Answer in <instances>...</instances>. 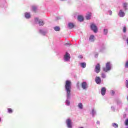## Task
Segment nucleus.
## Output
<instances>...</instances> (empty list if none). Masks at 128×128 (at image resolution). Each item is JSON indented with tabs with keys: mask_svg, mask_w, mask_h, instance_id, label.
<instances>
[{
	"mask_svg": "<svg viewBox=\"0 0 128 128\" xmlns=\"http://www.w3.org/2000/svg\"><path fill=\"white\" fill-rule=\"evenodd\" d=\"M65 88L66 91L67 98H70V89L72 88V82L70 80H66Z\"/></svg>",
	"mask_w": 128,
	"mask_h": 128,
	"instance_id": "obj_1",
	"label": "nucleus"
},
{
	"mask_svg": "<svg viewBox=\"0 0 128 128\" xmlns=\"http://www.w3.org/2000/svg\"><path fill=\"white\" fill-rule=\"evenodd\" d=\"M103 70L106 72H108V70H110V62H107L106 64V66L103 68Z\"/></svg>",
	"mask_w": 128,
	"mask_h": 128,
	"instance_id": "obj_2",
	"label": "nucleus"
},
{
	"mask_svg": "<svg viewBox=\"0 0 128 128\" xmlns=\"http://www.w3.org/2000/svg\"><path fill=\"white\" fill-rule=\"evenodd\" d=\"M94 70L96 74H98L100 72V64H98L96 66Z\"/></svg>",
	"mask_w": 128,
	"mask_h": 128,
	"instance_id": "obj_3",
	"label": "nucleus"
},
{
	"mask_svg": "<svg viewBox=\"0 0 128 128\" xmlns=\"http://www.w3.org/2000/svg\"><path fill=\"white\" fill-rule=\"evenodd\" d=\"M90 28L94 32H98V27H96V24H92L90 26Z\"/></svg>",
	"mask_w": 128,
	"mask_h": 128,
	"instance_id": "obj_4",
	"label": "nucleus"
},
{
	"mask_svg": "<svg viewBox=\"0 0 128 128\" xmlns=\"http://www.w3.org/2000/svg\"><path fill=\"white\" fill-rule=\"evenodd\" d=\"M95 82L97 84H100L102 83V79L99 76H96Z\"/></svg>",
	"mask_w": 128,
	"mask_h": 128,
	"instance_id": "obj_5",
	"label": "nucleus"
},
{
	"mask_svg": "<svg viewBox=\"0 0 128 128\" xmlns=\"http://www.w3.org/2000/svg\"><path fill=\"white\" fill-rule=\"evenodd\" d=\"M64 58L65 60H69L70 58V54L68 53V52H66V54H65L64 56Z\"/></svg>",
	"mask_w": 128,
	"mask_h": 128,
	"instance_id": "obj_6",
	"label": "nucleus"
},
{
	"mask_svg": "<svg viewBox=\"0 0 128 128\" xmlns=\"http://www.w3.org/2000/svg\"><path fill=\"white\" fill-rule=\"evenodd\" d=\"M67 126L70 128H72V120L70 119H68L66 121Z\"/></svg>",
	"mask_w": 128,
	"mask_h": 128,
	"instance_id": "obj_7",
	"label": "nucleus"
},
{
	"mask_svg": "<svg viewBox=\"0 0 128 128\" xmlns=\"http://www.w3.org/2000/svg\"><path fill=\"white\" fill-rule=\"evenodd\" d=\"M106 88L105 87H103L101 89V94L102 96H104L106 94Z\"/></svg>",
	"mask_w": 128,
	"mask_h": 128,
	"instance_id": "obj_8",
	"label": "nucleus"
},
{
	"mask_svg": "<svg viewBox=\"0 0 128 128\" xmlns=\"http://www.w3.org/2000/svg\"><path fill=\"white\" fill-rule=\"evenodd\" d=\"M125 14L124 12H122V10H120L118 16H120V18H124Z\"/></svg>",
	"mask_w": 128,
	"mask_h": 128,
	"instance_id": "obj_9",
	"label": "nucleus"
},
{
	"mask_svg": "<svg viewBox=\"0 0 128 128\" xmlns=\"http://www.w3.org/2000/svg\"><path fill=\"white\" fill-rule=\"evenodd\" d=\"M82 88L83 90H86V88H88V84H86V82H82Z\"/></svg>",
	"mask_w": 128,
	"mask_h": 128,
	"instance_id": "obj_10",
	"label": "nucleus"
},
{
	"mask_svg": "<svg viewBox=\"0 0 128 128\" xmlns=\"http://www.w3.org/2000/svg\"><path fill=\"white\" fill-rule=\"evenodd\" d=\"M78 20L79 22H84V16H82V15L78 16Z\"/></svg>",
	"mask_w": 128,
	"mask_h": 128,
	"instance_id": "obj_11",
	"label": "nucleus"
},
{
	"mask_svg": "<svg viewBox=\"0 0 128 128\" xmlns=\"http://www.w3.org/2000/svg\"><path fill=\"white\" fill-rule=\"evenodd\" d=\"M89 40L90 42H94V36L92 34L90 36Z\"/></svg>",
	"mask_w": 128,
	"mask_h": 128,
	"instance_id": "obj_12",
	"label": "nucleus"
},
{
	"mask_svg": "<svg viewBox=\"0 0 128 128\" xmlns=\"http://www.w3.org/2000/svg\"><path fill=\"white\" fill-rule=\"evenodd\" d=\"M38 24L40 26H42L44 24V20H38Z\"/></svg>",
	"mask_w": 128,
	"mask_h": 128,
	"instance_id": "obj_13",
	"label": "nucleus"
},
{
	"mask_svg": "<svg viewBox=\"0 0 128 128\" xmlns=\"http://www.w3.org/2000/svg\"><path fill=\"white\" fill-rule=\"evenodd\" d=\"M68 26L70 28H73L74 27V25L72 23H69L68 24Z\"/></svg>",
	"mask_w": 128,
	"mask_h": 128,
	"instance_id": "obj_14",
	"label": "nucleus"
},
{
	"mask_svg": "<svg viewBox=\"0 0 128 128\" xmlns=\"http://www.w3.org/2000/svg\"><path fill=\"white\" fill-rule=\"evenodd\" d=\"M54 30L56 32H60V28L58 26H56L54 27Z\"/></svg>",
	"mask_w": 128,
	"mask_h": 128,
	"instance_id": "obj_15",
	"label": "nucleus"
},
{
	"mask_svg": "<svg viewBox=\"0 0 128 128\" xmlns=\"http://www.w3.org/2000/svg\"><path fill=\"white\" fill-rule=\"evenodd\" d=\"M90 16H92V13H89L86 16V19L90 20Z\"/></svg>",
	"mask_w": 128,
	"mask_h": 128,
	"instance_id": "obj_16",
	"label": "nucleus"
},
{
	"mask_svg": "<svg viewBox=\"0 0 128 128\" xmlns=\"http://www.w3.org/2000/svg\"><path fill=\"white\" fill-rule=\"evenodd\" d=\"M32 10L33 12H36V10H38V8L36 6H32Z\"/></svg>",
	"mask_w": 128,
	"mask_h": 128,
	"instance_id": "obj_17",
	"label": "nucleus"
},
{
	"mask_svg": "<svg viewBox=\"0 0 128 128\" xmlns=\"http://www.w3.org/2000/svg\"><path fill=\"white\" fill-rule=\"evenodd\" d=\"M80 66L82 68H86V64L85 62H82V63H80Z\"/></svg>",
	"mask_w": 128,
	"mask_h": 128,
	"instance_id": "obj_18",
	"label": "nucleus"
},
{
	"mask_svg": "<svg viewBox=\"0 0 128 128\" xmlns=\"http://www.w3.org/2000/svg\"><path fill=\"white\" fill-rule=\"evenodd\" d=\"M25 18H30V13H26Z\"/></svg>",
	"mask_w": 128,
	"mask_h": 128,
	"instance_id": "obj_19",
	"label": "nucleus"
},
{
	"mask_svg": "<svg viewBox=\"0 0 128 128\" xmlns=\"http://www.w3.org/2000/svg\"><path fill=\"white\" fill-rule=\"evenodd\" d=\"M112 126H114V128H118V125L116 123H113L112 124Z\"/></svg>",
	"mask_w": 128,
	"mask_h": 128,
	"instance_id": "obj_20",
	"label": "nucleus"
},
{
	"mask_svg": "<svg viewBox=\"0 0 128 128\" xmlns=\"http://www.w3.org/2000/svg\"><path fill=\"white\" fill-rule=\"evenodd\" d=\"M78 107L79 108H80L81 110L82 109V104L79 103L78 104Z\"/></svg>",
	"mask_w": 128,
	"mask_h": 128,
	"instance_id": "obj_21",
	"label": "nucleus"
},
{
	"mask_svg": "<svg viewBox=\"0 0 128 128\" xmlns=\"http://www.w3.org/2000/svg\"><path fill=\"white\" fill-rule=\"evenodd\" d=\"M123 6L125 8V10H126V6H128V3H124L123 4Z\"/></svg>",
	"mask_w": 128,
	"mask_h": 128,
	"instance_id": "obj_22",
	"label": "nucleus"
},
{
	"mask_svg": "<svg viewBox=\"0 0 128 128\" xmlns=\"http://www.w3.org/2000/svg\"><path fill=\"white\" fill-rule=\"evenodd\" d=\"M8 112H9V114H12V110L10 108H8Z\"/></svg>",
	"mask_w": 128,
	"mask_h": 128,
	"instance_id": "obj_23",
	"label": "nucleus"
},
{
	"mask_svg": "<svg viewBox=\"0 0 128 128\" xmlns=\"http://www.w3.org/2000/svg\"><path fill=\"white\" fill-rule=\"evenodd\" d=\"M70 100H67L66 101V106H70Z\"/></svg>",
	"mask_w": 128,
	"mask_h": 128,
	"instance_id": "obj_24",
	"label": "nucleus"
},
{
	"mask_svg": "<svg viewBox=\"0 0 128 128\" xmlns=\"http://www.w3.org/2000/svg\"><path fill=\"white\" fill-rule=\"evenodd\" d=\"M104 34H108V30L107 29H104Z\"/></svg>",
	"mask_w": 128,
	"mask_h": 128,
	"instance_id": "obj_25",
	"label": "nucleus"
},
{
	"mask_svg": "<svg viewBox=\"0 0 128 128\" xmlns=\"http://www.w3.org/2000/svg\"><path fill=\"white\" fill-rule=\"evenodd\" d=\"M123 32H126V27L124 26V27L123 28Z\"/></svg>",
	"mask_w": 128,
	"mask_h": 128,
	"instance_id": "obj_26",
	"label": "nucleus"
},
{
	"mask_svg": "<svg viewBox=\"0 0 128 128\" xmlns=\"http://www.w3.org/2000/svg\"><path fill=\"white\" fill-rule=\"evenodd\" d=\"M102 78H106V74H102Z\"/></svg>",
	"mask_w": 128,
	"mask_h": 128,
	"instance_id": "obj_27",
	"label": "nucleus"
},
{
	"mask_svg": "<svg viewBox=\"0 0 128 128\" xmlns=\"http://www.w3.org/2000/svg\"><path fill=\"white\" fill-rule=\"evenodd\" d=\"M126 86L128 88V80H126Z\"/></svg>",
	"mask_w": 128,
	"mask_h": 128,
	"instance_id": "obj_28",
	"label": "nucleus"
},
{
	"mask_svg": "<svg viewBox=\"0 0 128 128\" xmlns=\"http://www.w3.org/2000/svg\"><path fill=\"white\" fill-rule=\"evenodd\" d=\"M125 124L126 126L128 125V118L126 120V121H125Z\"/></svg>",
	"mask_w": 128,
	"mask_h": 128,
	"instance_id": "obj_29",
	"label": "nucleus"
},
{
	"mask_svg": "<svg viewBox=\"0 0 128 128\" xmlns=\"http://www.w3.org/2000/svg\"><path fill=\"white\" fill-rule=\"evenodd\" d=\"M35 22H38V18H36Z\"/></svg>",
	"mask_w": 128,
	"mask_h": 128,
	"instance_id": "obj_30",
	"label": "nucleus"
},
{
	"mask_svg": "<svg viewBox=\"0 0 128 128\" xmlns=\"http://www.w3.org/2000/svg\"><path fill=\"white\" fill-rule=\"evenodd\" d=\"M79 58H82V56L80 55L78 56Z\"/></svg>",
	"mask_w": 128,
	"mask_h": 128,
	"instance_id": "obj_31",
	"label": "nucleus"
},
{
	"mask_svg": "<svg viewBox=\"0 0 128 128\" xmlns=\"http://www.w3.org/2000/svg\"><path fill=\"white\" fill-rule=\"evenodd\" d=\"M112 95L114 94V92L112 91Z\"/></svg>",
	"mask_w": 128,
	"mask_h": 128,
	"instance_id": "obj_32",
	"label": "nucleus"
},
{
	"mask_svg": "<svg viewBox=\"0 0 128 128\" xmlns=\"http://www.w3.org/2000/svg\"><path fill=\"white\" fill-rule=\"evenodd\" d=\"M110 14H112V11L110 12Z\"/></svg>",
	"mask_w": 128,
	"mask_h": 128,
	"instance_id": "obj_33",
	"label": "nucleus"
},
{
	"mask_svg": "<svg viewBox=\"0 0 128 128\" xmlns=\"http://www.w3.org/2000/svg\"><path fill=\"white\" fill-rule=\"evenodd\" d=\"M2 120V118H0V122H1Z\"/></svg>",
	"mask_w": 128,
	"mask_h": 128,
	"instance_id": "obj_34",
	"label": "nucleus"
},
{
	"mask_svg": "<svg viewBox=\"0 0 128 128\" xmlns=\"http://www.w3.org/2000/svg\"><path fill=\"white\" fill-rule=\"evenodd\" d=\"M66 44H65V45H66Z\"/></svg>",
	"mask_w": 128,
	"mask_h": 128,
	"instance_id": "obj_35",
	"label": "nucleus"
},
{
	"mask_svg": "<svg viewBox=\"0 0 128 128\" xmlns=\"http://www.w3.org/2000/svg\"><path fill=\"white\" fill-rule=\"evenodd\" d=\"M61 0L64 1V0Z\"/></svg>",
	"mask_w": 128,
	"mask_h": 128,
	"instance_id": "obj_36",
	"label": "nucleus"
}]
</instances>
